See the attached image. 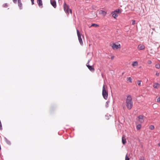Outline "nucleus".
Listing matches in <instances>:
<instances>
[{
  "instance_id": "obj_17",
  "label": "nucleus",
  "mask_w": 160,
  "mask_h": 160,
  "mask_svg": "<svg viewBox=\"0 0 160 160\" xmlns=\"http://www.w3.org/2000/svg\"><path fill=\"white\" fill-rule=\"evenodd\" d=\"M141 127V125L140 124H139L137 125L136 128L137 130H139Z\"/></svg>"
},
{
  "instance_id": "obj_31",
  "label": "nucleus",
  "mask_w": 160,
  "mask_h": 160,
  "mask_svg": "<svg viewBox=\"0 0 160 160\" xmlns=\"http://www.w3.org/2000/svg\"><path fill=\"white\" fill-rule=\"evenodd\" d=\"M157 76H158L159 75V73H158V72H157L156 73V74H155Z\"/></svg>"
},
{
  "instance_id": "obj_26",
  "label": "nucleus",
  "mask_w": 160,
  "mask_h": 160,
  "mask_svg": "<svg viewBox=\"0 0 160 160\" xmlns=\"http://www.w3.org/2000/svg\"><path fill=\"white\" fill-rule=\"evenodd\" d=\"M99 25L97 24L93 23L91 25V26H93V27H98Z\"/></svg>"
},
{
  "instance_id": "obj_16",
  "label": "nucleus",
  "mask_w": 160,
  "mask_h": 160,
  "mask_svg": "<svg viewBox=\"0 0 160 160\" xmlns=\"http://www.w3.org/2000/svg\"><path fill=\"white\" fill-rule=\"evenodd\" d=\"M5 139L6 142L7 144H8L9 145H10L11 144L9 140H8L6 138H5Z\"/></svg>"
},
{
  "instance_id": "obj_21",
  "label": "nucleus",
  "mask_w": 160,
  "mask_h": 160,
  "mask_svg": "<svg viewBox=\"0 0 160 160\" xmlns=\"http://www.w3.org/2000/svg\"><path fill=\"white\" fill-rule=\"evenodd\" d=\"M122 142L123 144H125L126 143V139H123V137L122 138Z\"/></svg>"
},
{
  "instance_id": "obj_33",
  "label": "nucleus",
  "mask_w": 160,
  "mask_h": 160,
  "mask_svg": "<svg viewBox=\"0 0 160 160\" xmlns=\"http://www.w3.org/2000/svg\"><path fill=\"white\" fill-rule=\"evenodd\" d=\"M13 1L15 3H16L17 2V0H13Z\"/></svg>"
},
{
  "instance_id": "obj_10",
  "label": "nucleus",
  "mask_w": 160,
  "mask_h": 160,
  "mask_svg": "<svg viewBox=\"0 0 160 160\" xmlns=\"http://www.w3.org/2000/svg\"><path fill=\"white\" fill-rule=\"evenodd\" d=\"M99 13L100 14L102 15L103 16H105L107 14V12L105 11L101 10L99 12Z\"/></svg>"
},
{
  "instance_id": "obj_1",
  "label": "nucleus",
  "mask_w": 160,
  "mask_h": 160,
  "mask_svg": "<svg viewBox=\"0 0 160 160\" xmlns=\"http://www.w3.org/2000/svg\"><path fill=\"white\" fill-rule=\"evenodd\" d=\"M127 107L128 110L131 109L133 106V102L132 96L129 95H127L126 100Z\"/></svg>"
},
{
  "instance_id": "obj_15",
  "label": "nucleus",
  "mask_w": 160,
  "mask_h": 160,
  "mask_svg": "<svg viewBox=\"0 0 160 160\" xmlns=\"http://www.w3.org/2000/svg\"><path fill=\"white\" fill-rule=\"evenodd\" d=\"M138 62L137 61H134L132 62V65L133 67L137 66L138 65Z\"/></svg>"
},
{
  "instance_id": "obj_34",
  "label": "nucleus",
  "mask_w": 160,
  "mask_h": 160,
  "mask_svg": "<svg viewBox=\"0 0 160 160\" xmlns=\"http://www.w3.org/2000/svg\"><path fill=\"white\" fill-rule=\"evenodd\" d=\"M114 56H112L111 58V59H112V60H113L114 58Z\"/></svg>"
},
{
  "instance_id": "obj_30",
  "label": "nucleus",
  "mask_w": 160,
  "mask_h": 160,
  "mask_svg": "<svg viewBox=\"0 0 160 160\" xmlns=\"http://www.w3.org/2000/svg\"><path fill=\"white\" fill-rule=\"evenodd\" d=\"M157 102H160V97H159L157 99Z\"/></svg>"
},
{
  "instance_id": "obj_20",
  "label": "nucleus",
  "mask_w": 160,
  "mask_h": 160,
  "mask_svg": "<svg viewBox=\"0 0 160 160\" xmlns=\"http://www.w3.org/2000/svg\"><path fill=\"white\" fill-rule=\"evenodd\" d=\"M109 102L110 101L108 100L106 102V104L105 106L106 108H108V107Z\"/></svg>"
},
{
  "instance_id": "obj_27",
  "label": "nucleus",
  "mask_w": 160,
  "mask_h": 160,
  "mask_svg": "<svg viewBox=\"0 0 160 160\" xmlns=\"http://www.w3.org/2000/svg\"><path fill=\"white\" fill-rule=\"evenodd\" d=\"M125 160H129V158L128 156V155L126 154L125 157Z\"/></svg>"
},
{
  "instance_id": "obj_14",
  "label": "nucleus",
  "mask_w": 160,
  "mask_h": 160,
  "mask_svg": "<svg viewBox=\"0 0 160 160\" xmlns=\"http://www.w3.org/2000/svg\"><path fill=\"white\" fill-rule=\"evenodd\" d=\"M37 3L40 7H42V0H37Z\"/></svg>"
},
{
  "instance_id": "obj_8",
  "label": "nucleus",
  "mask_w": 160,
  "mask_h": 160,
  "mask_svg": "<svg viewBox=\"0 0 160 160\" xmlns=\"http://www.w3.org/2000/svg\"><path fill=\"white\" fill-rule=\"evenodd\" d=\"M160 86V84L158 83H154L153 84V87L156 89H158Z\"/></svg>"
},
{
  "instance_id": "obj_22",
  "label": "nucleus",
  "mask_w": 160,
  "mask_h": 160,
  "mask_svg": "<svg viewBox=\"0 0 160 160\" xmlns=\"http://www.w3.org/2000/svg\"><path fill=\"white\" fill-rule=\"evenodd\" d=\"M66 12L68 14H69L70 13H72V10L71 9H69V8L68 10H67V11H66Z\"/></svg>"
},
{
  "instance_id": "obj_28",
  "label": "nucleus",
  "mask_w": 160,
  "mask_h": 160,
  "mask_svg": "<svg viewBox=\"0 0 160 160\" xmlns=\"http://www.w3.org/2000/svg\"><path fill=\"white\" fill-rule=\"evenodd\" d=\"M147 63L148 64H152V62L151 61L149 60H148L147 62Z\"/></svg>"
},
{
  "instance_id": "obj_35",
  "label": "nucleus",
  "mask_w": 160,
  "mask_h": 160,
  "mask_svg": "<svg viewBox=\"0 0 160 160\" xmlns=\"http://www.w3.org/2000/svg\"><path fill=\"white\" fill-rule=\"evenodd\" d=\"M31 1V2H32V5L33 4H34V1Z\"/></svg>"
},
{
  "instance_id": "obj_37",
  "label": "nucleus",
  "mask_w": 160,
  "mask_h": 160,
  "mask_svg": "<svg viewBox=\"0 0 160 160\" xmlns=\"http://www.w3.org/2000/svg\"><path fill=\"white\" fill-rule=\"evenodd\" d=\"M6 5H7V4H6H6H4L3 5V6H4V7H5V6H6Z\"/></svg>"
},
{
  "instance_id": "obj_18",
  "label": "nucleus",
  "mask_w": 160,
  "mask_h": 160,
  "mask_svg": "<svg viewBox=\"0 0 160 160\" xmlns=\"http://www.w3.org/2000/svg\"><path fill=\"white\" fill-rule=\"evenodd\" d=\"M127 79V81H129L130 82H132V79L131 77L128 78Z\"/></svg>"
},
{
  "instance_id": "obj_29",
  "label": "nucleus",
  "mask_w": 160,
  "mask_h": 160,
  "mask_svg": "<svg viewBox=\"0 0 160 160\" xmlns=\"http://www.w3.org/2000/svg\"><path fill=\"white\" fill-rule=\"evenodd\" d=\"M135 23V20H133L132 21V25H134Z\"/></svg>"
},
{
  "instance_id": "obj_24",
  "label": "nucleus",
  "mask_w": 160,
  "mask_h": 160,
  "mask_svg": "<svg viewBox=\"0 0 160 160\" xmlns=\"http://www.w3.org/2000/svg\"><path fill=\"white\" fill-rule=\"evenodd\" d=\"M155 68L157 69H159L160 68V65L159 64H156L155 65Z\"/></svg>"
},
{
  "instance_id": "obj_5",
  "label": "nucleus",
  "mask_w": 160,
  "mask_h": 160,
  "mask_svg": "<svg viewBox=\"0 0 160 160\" xmlns=\"http://www.w3.org/2000/svg\"><path fill=\"white\" fill-rule=\"evenodd\" d=\"M139 122L140 123H142L144 121L143 116L142 115H139L138 116V120Z\"/></svg>"
},
{
  "instance_id": "obj_12",
  "label": "nucleus",
  "mask_w": 160,
  "mask_h": 160,
  "mask_svg": "<svg viewBox=\"0 0 160 160\" xmlns=\"http://www.w3.org/2000/svg\"><path fill=\"white\" fill-rule=\"evenodd\" d=\"M111 14L112 15V16L115 18H116L118 16V15L115 11L112 12L111 13Z\"/></svg>"
},
{
  "instance_id": "obj_19",
  "label": "nucleus",
  "mask_w": 160,
  "mask_h": 160,
  "mask_svg": "<svg viewBox=\"0 0 160 160\" xmlns=\"http://www.w3.org/2000/svg\"><path fill=\"white\" fill-rule=\"evenodd\" d=\"M149 128L151 130H152L154 129V127L153 125H151L150 126Z\"/></svg>"
},
{
  "instance_id": "obj_39",
  "label": "nucleus",
  "mask_w": 160,
  "mask_h": 160,
  "mask_svg": "<svg viewBox=\"0 0 160 160\" xmlns=\"http://www.w3.org/2000/svg\"><path fill=\"white\" fill-rule=\"evenodd\" d=\"M31 1H34V0H31Z\"/></svg>"
},
{
  "instance_id": "obj_11",
  "label": "nucleus",
  "mask_w": 160,
  "mask_h": 160,
  "mask_svg": "<svg viewBox=\"0 0 160 160\" xmlns=\"http://www.w3.org/2000/svg\"><path fill=\"white\" fill-rule=\"evenodd\" d=\"M88 69L91 72H94L95 69L92 66L88 65Z\"/></svg>"
},
{
  "instance_id": "obj_4",
  "label": "nucleus",
  "mask_w": 160,
  "mask_h": 160,
  "mask_svg": "<svg viewBox=\"0 0 160 160\" xmlns=\"http://www.w3.org/2000/svg\"><path fill=\"white\" fill-rule=\"evenodd\" d=\"M111 46L113 50L118 49V48H121V45L120 44H119L118 45H116L114 43H113L112 45H111Z\"/></svg>"
},
{
  "instance_id": "obj_25",
  "label": "nucleus",
  "mask_w": 160,
  "mask_h": 160,
  "mask_svg": "<svg viewBox=\"0 0 160 160\" xmlns=\"http://www.w3.org/2000/svg\"><path fill=\"white\" fill-rule=\"evenodd\" d=\"M114 11L116 13H119L120 12V10L119 9H117Z\"/></svg>"
},
{
  "instance_id": "obj_3",
  "label": "nucleus",
  "mask_w": 160,
  "mask_h": 160,
  "mask_svg": "<svg viewBox=\"0 0 160 160\" xmlns=\"http://www.w3.org/2000/svg\"><path fill=\"white\" fill-rule=\"evenodd\" d=\"M77 32L79 42L81 45H83V42L81 38V35L78 29H77Z\"/></svg>"
},
{
  "instance_id": "obj_6",
  "label": "nucleus",
  "mask_w": 160,
  "mask_h": 160,
  "mask_svg": "<svg viewBox=\"0 0 160 160\" xmlns=\"http://www.w3.org/2000/svg\"><path fill=\"white\" fill-rule=\"evenodd\" d=\"M137 48L139 50H143L145 49V46L142 44H140L138 46Z\"/></svg>"
},
{
  "instance_id": "obj_9",
  "label": "nucleus",
  "mask_w": 160,
  "mask_h": 160,
  "mask_svg": "<svg viewBox=\"0 0 160 160\" xmlns=\"http://www.w3.org/2000/svg\"><path fill=\"white\" fill-rule=\"evenodd\" d=\"M18 5L20 9H22V4L21 0H18Z\"/></svg>"
},
{
  "instance_id": "obj_2",
  "label": "nucleus",
  "mask_w": 160,
  "mask_h": 160,
  "mask_svg": "<svg viewBox=\"0 0 160 160\" xmlns=\"http://www.w3.org/2000/svg\"><path fill=\"white\" fill-rule=\"evenodd\" d=\"M102 94L103 98L105 100H107L108 97V91L106 90L104 85L103 86Z\"/></svg>"
},
{
  "instance_id": "obj_36",
  "label": "nucleus",
  "mask_w": 160,
  "mask_h": 160,
  "mask_svg": "<svg viewBox=\"0 0 160 160\" xmlns=\"http://www.w3.org/2000/svg\"><path fill=\"white\" fill-rule=\"evenodd\" d=\"M89 65V63H87L86 64V66L88 67V66Z\"/></svg>"
},
{
  "instance_id": "obj_38",
  "label": "nucleus",
  "mask_w": 160,
  "mask_h": 160,
  "mask_svg": "<svg viewBox=\"0 0 160 160\" xmlns=\"http://www.w3.org/2000/svg\"><path fill=\"white\" fill-rule=\"evenodd\" d=\"M158 146L160 147V142L158 143Z\"/></svg>"
},
{
  "instance_id": "obj_32",
  "label": "nucleus",
  "mask_w": 160,
  "mask_h": 160,
  "mask_svg": "<svg viewBox=\"0 0 160 160\" xmlns=\"http://www.w3.org/2000/svg\"><path fill=\"white\" fill-rule=\"evenodd\" d=\"M91 58H90V59H89L88 61V63H89L91 61Z\"/></svg>"
},
{
  "instance_id": "obj_13",
  "label": "nucleus",
  "mask_w": 160,
  "mask_h": 160,
  "mask_svg": "<svg viewBox=\"0 0 160 160\" xmlns=\"http://www.w3.org/2000/svg\"><path fill=\"white\" fill-rule=\"evenodd\" d=\"M63 7H64V11L65 12H66V11H67V10H68L69 8L68 7V6H67L66 5V4L65 3H64V4Z\"/></svg>"
},
{
  "instance_id": "obj_7",
  "label": "nucleus",
  "mask_w": 160,
  "mask_h": 160,
  "mask_svg": "<svg viewBox=\"0 0 160 160\" xmlns=\"http://www.w3.org/2000/svg\"><path fill=\"white\" fill-rule=\"evenodd\" d=\"M50 2L51 4L54 8H55L56 7V3L55 1L51 0Z\"/></svg>"
},
{
  "instance_id": "obj_23",
  "label": "nucleus",
  "mask_w": 160,
  "mask_h": 160,
  "mask_svg": "<svg viewBox=\"0 0 160 160\" xmlns=\"http://www.w3.org/2000/svg\"><path fill=\"white\" fill-rule=\"evenodd\" d=\"M141 81L140 80H138L137 81V84L139 86H141Z\"/></svg>"
}]
</instances>
